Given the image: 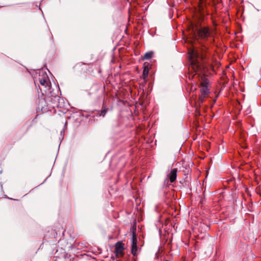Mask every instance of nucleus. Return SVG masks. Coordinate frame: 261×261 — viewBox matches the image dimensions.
<instances>
[{
	"label": "nucleus",
	"instance_id": "f257e3e1",
	"mask_svg": "<svg viewBox=\"0 0 261 261\" xmlns=\"http://www.w3.org/2000/svg\"><path fill=\"white\" fill-rule=\"evenodd\" d=\"M189 54L191 60L190 68L195 72L193 77H194L196 75L199 76V75L202 73L203 69L202 65L199 63L198 59L199 58H202V57L200 55L197 50L194 49L189 50Z\"/></svg>",
	"mask_w": 261,
	"mask_h": 261
},
{
	"label": "nucleus",
	"instance_id": "f03ea898",
	"mask_svg": "<svg viewBox=\"0 0 261 261\" xmlns=\"http://www.w3.org/2000/svg\"><path fill=\"white\" fill-rule=\"evenodd\" d=\"M197 36L202 40H207L208 38L214 37L215 29L208 27H202L196 29Z\"/></svg>",
	"mask_w": 261,
	"mask_h": 261
},
{
	"label": "nucleus",
	"instance_id": "7ed1b4c3",
	"mask_svg": "<svg viewBox=\"0 0 261 261\" xmlns=\"http://www.w3.org/2000/svg\"><path fill=\"white\" fill-rule=\"evenodd\" d=\"M200 82V92L201 95L198 99L199 104L202 103L207 95L209 94V89L208 88V81L205 76L201 77Z\"/></svg>",
	"mask_w": 261,
	"mask_h": 261
},
{
	"label": "nucleus",
	"instance_id": "20e7f679",
	"mask_svg": "<svg viewBox=\"0 0 261 261\" xmlns=\"http://www.w3.org/2000/svg\"><path fill=\"white\" fill-rule=\"evenodd\" d=\"M39 81L42 87L46 88L48 90H50V83L46 73L44 72H42L41 74L40 73Z\"/></svg>",
	"mask_w": 261,
	"mask_h": 261
},
{
	"label": "nucleus",
	"instance_id": "39448f33",
	"mask_svg": "<svg viewBox=\"0 0 261 261\" xmlns=\"http://www.w3.org/2000/svg\"><path fill=\"white\" fill-rule=\"evenodd\" d=\"M137 239L136 237V235L134 232H133L132 236V248H131V252L133 254L134 256H136L137 255Z\"/></svg>",
	"mask_w": 261,
	"mask_h": 261
},
{
	"label": "nucleus",
	"instance_id": "423d86ee",
	"mask_svg": "<svg viewBox=\"0 0 261 261\" xmlns=\"http://www.w3.org/2000/svg\"><path fill=\"white\" fill-rule=\"evenodd\" d=\"M124 246L122 243H118L115 246V253L117 257H122L123 255Z\"/></svg>",
	"mask_w": 261,
	"mask_h": 261
},
{
	"label": "nucleus",
	"instance_id": "0eeeda50",
	"mask_svg": "<svg viewBox=\"0 0 261 261\" xmlns=\"http://www.w3.org/2000/svg\"><path fill=\"white\" fill-rule=\"evenodd\" d=\"M177 169L174 168L171 170L169 173L168 177L171 182H173L176 178L177 176Z\"/></svg>",
	"mask_w": 261,
	"mask_h": 261
},
{
	"label": "nucleus",
	"instance_id": "6e6552de",
	"mask_svg": "<svg viewBox=\"0 0 261 261\" xmlns=\"http://www.w3.org/2000/svg\"><path fill=\"white\" fill-rule=\"evenodd\" d=\"M148 72H149L148 67L147 66H144V69H143V77L144 79H145L147 77Z\"/></svg>",
	"mask_w": 261,
	"mask_h": 261
},
{
	"label": "nucleus",
	"instance_id": "1a4fd4ad",
	"mask_svg": "<svg viewBox=\"0 0 261 261\" xmlns=\"http://www.w3.org/2000/svg\"><path fill=\"white\" fill-rule=\"evenodd\" d=\"M152 52L150 51V52H148V53H146L143 56V59L144 60H148V59H150V58H151L152 56Z\"/></svg>",
	"mask_w": 261,
	"mask_h": 261
},
{
	"label": "nucleus",
	"instance_id": "9d476101",
	"mask_svg": "<svg viewBox=\"0 0 261 261\" xmlns=\"http://www.w3.org/2000/svg\"><path fill=\"white\" fill-rule=\"evenodd\" d=\"M205 2V0H199V10L202 13V11H203V4Z\"/></svg>",
	"mask_w": 261,
	"mask_h": 261
},
{
	"label": "nucleus",
	"instance_id": "9b49d317",
	"mask_svg": "<svg viewBox=\"0 0 261 261\" xmlns=\"http://www.w3.org/2000/svg\"><path fill=\"white\" fill-rule=\"evenodd\" d=\"M107 110L106 109L102 110L101 111V113L99 115V116L105 117V116L107 113Z\"/></svg>",
	"mask_w": 261,
	"mask_h": 261
}]
</instances>
